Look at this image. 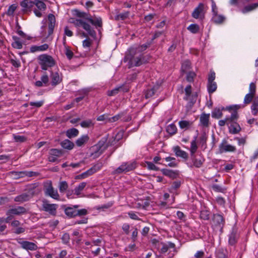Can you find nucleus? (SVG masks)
I'll use <instances>...</instances> for the list:
<instances>
[{
    "label": "nucleus",
    "instance_id": "58",
    "mask_svg": "<svg viewBox=\"0 0 258 258\" xmlns=\"http://www.w3.org/2000/svg\"><path fill=\"white\" fill-rule=\"evenodd\" d=\"M64 53L67 58L70 60L74 56L73 52L70 49L68 46H65Z\"/></svg>",
    "mask_w": 258,
    "mask_h": 258
},
{
    "label": "nucleus",
    "instance_id": "64",
    "mask_svg": "<svg viewBox=\"0 0 258 258\" xmlns=\"http://www.w3.org/2000/svg\"><path fill=\"white\" fill-rule=\"evenodd\" d=\"M256 92V85L255 83L252 82L249 84V93L255 95Z\"/></svg>",
    "mask_w": 258,
    "mask_h": 258
},
{
    "label": "nucleus",
    "instance_id": "34",
    "mask_svg": "<svg viewBox=\"0 0 258 258\" xmlns=\"http://www.w3.org/2000/svg\"><path fill=\"white\" fill-rule=\"evenodd\" d=\"M197 136L194 137V139L191 142L190 152L191 155L192 156L195 153L197 152L198 149V146L197 145Z\"/></svg>",
    "mask_w": 258,
    "mask_h": 258
},
{
    "label": "nucleus",
    "instance_id": "27",
    "mask_svg": "<svg viewBox=\"0 0 258 258\" xmlns=\"http://www.w3.org/2000/svg\"><path fill=\"white\" fill-rule=\"evenodd\" d=\"M65 214L70 218L76 217L77 210L72 207H68L64 209Z\"/></svg>",
    "mask_w": 258,
    "mask_h": 258
},
{
    "label": "nucleus",
    "instance_id": "13",
    "mask_svg": "<svg viewBox=\"0 0 258 258\" xmlns=\"http://www.w3.org/2000/svg\"><path fill=\"white\" fill-rule=\"evenodd\" d=\"M236 150V147L229 144L226 140H223L219 146V150L220 153L224 152H234Z\"/></svg>",
    "mask_w": 258,
    "mask_h": 258
},
{
    "label": "nucleus",
    "instance_id": "28",
    "mask_svg": "<svg viewBox=\"0 0 258 258\" xmlns=\"http://www.w3.org/2000/svg\"><path fill=\"white\" fill-rule=\"evenodd\" d=\"M216 258H227L228 252L224 248H219L215 252Z\"/></svg>",
    "mask_w": 258,
    "mask_h": 258
},
{
    "label": "nucleus",
    "instance_id": "31",
    "mask_svg": "<svg viewBox=\"0 0 258 258\" xmlns=\"http://www.w3.org/2000/svg\"><path fill=\"white\" fill-rule=\"evenodd\" d=\"M60 145L63 148L68 150H72L74 147V143L68 139L62 141L60 143Z\"/></svg>",
    "mask_w": 258,
    "mask_h": 258
},
{
    "label": "nucleus",
    "instance_id": "37",
    "mask_svg": "<svg viewBox=\"0 0 258 258\" xmlns=\"http://www.w3.org/2000/svg\"><path fill=\"white\" fill-rule=\"evenodd\" d=\"M165 160L166 162H169L167 166L170 167H176L177 166L178 163L176 159L174 157H167L165 158Z\"/></svg>",
    "mask_w": 258,
    "mask_h": 258
},
{
    "label": "nucleus",
    "instance_id": "21",
    "mask_svg": "<svg viewBox=\"0 0 258 258\" xmlns=\"http://www.w3.org/2000/svg\"><path fill=\"white\" fill-rule=\"evenodd\" d=\"M32 197L27 193H23L20 195L16 196L14 199V201L20 204L28 201Z\"/></svg>",
    "mask_w": 258,
    "mask_h": 258
},
{
    "label": "nucleus",
    "instance_id": "23",
    "mask_svg": "<svg viewBox=\"0 0 258 258\" xmlns=\"http://www.w3.org/2000/svg\"><path fill=\"white\" fill-rule=\"evenodd\" d=\"M209 118L210 114L202 113L200 118L201 125L204 127H208L210 124Z\"/></svg>",
    "mask_w": 258,
    "mask_h": 258
},
{
    "label": "nucleus",
    "instance_id": "17",
    "mask_svg": "<svg viewBox=\"0 0 258 258\" xmlns=\"http://www.w3.org/2000/svg\"><path fill=\"white\" fill-rule=\"evenodd\" d=\"M213 222L215 226L222 228L224 225V219L222 215L218 214H214Z\"/></svg>",
    "mask_w": 258,
    "mask_h": 258
},
{
    "label": "nucleus",
    "instance_id": "6",
    "mask_svg": "<svg viewBox=\"0 0 258 258\" xmlns=\"http://www.w3.org/2000/svg\"><path fill=\"white\" fill-rule=\"evenodd\" d=\"M238 118V113L235 111L233 112L230 114V120L229 124V131L230 133L232 134H236L238 133L240 130L241 127L239 124L237 122Z\"/></svg>",
    "mask_w": 258,
    "mask_h": 258
},
{
    "label": "nucleus",
    "instance_id": "39",
    "mask_svg": "<svg viewBox=\"0 0 258 258\" xmlns=\"http://www.w3.org/2000/svg\"><path fill=\"white\" fill-rule=\"evenodd\" d=\"M177 127L174 123L168 125L166 127V132L170 135H173L177 133Z\"/></svg>",
    "mask_w": 258,
    "mask_h": 258
},
{
    "label": "nucleus",
    "instance_id": "20",
    "mask_svg": "<svg viewBox=\"0 0 258 258\" xmlns=\"http://www.w3.org/2000/svg\"><path fill=\"white\" fill-rule=\"evenodd\" d=\"M48 35H50L53 33V29L55 25V16L51 14H50L48 16Z\"/></svg>",
    "mask_w": 258,
    "mask_h": 258
},
{
    "label": "nucleus",
    "instance_id": "2",
    "mask_svg": "<svg viewBox=\"0 0 258 258\" xmlns=\"http://www.w3.org/2000/svg\"><path fill=\"white\" fill-rule=\"evenodd\" d=\"M75 16L80 18H83L85 20L88 21L93 25L97 27H102V21L100 17L96 16H91L89 14L84 12L80 11L78 10H75L73 12Z\"/></svg>",
    "mask_w": 258,
    "mask_h": 258
},
{
    "label": "nucleus",
    "instance_id": "26",
    "mask_svg": "<svg viewBox=\"0 0 258 258\" xmlns=\"http://www.w3.org/2000/svg\"><path fill=\"white\" fill-rule=\"evenodd\" d=\"M162 247L160 249V252L164 253L166 252L169 248H175V245L171 242H168L167 243H161Z\"/></svg>",
    "mask_w": 258,
    "mask_h": 258
},
{
    "label": "nucleus",
    "instance_id": "12",
    "mask_svg": "<svg viewBox=\"0 0 258 258\" xmlns=\"http://www.w3.org/2000/svg\"><path fill=\"white\" fill-rule=\"evenodd\" d=\"M50 84L53 87H55L56 86L59 84L62 81V76L61 73H59L58 71L56 72H50Z\"/></svg>",
    "mask_w": 258,
    "mask_h": 258
},
{
    "label": "nucleus",
    "instance_id": "48",
    "mask_svg": "<svg viewBox=\"0 0 258 258\" xmlns=\"http://www.w3.org/2000/svg\"><path fill=\"white\" fill-rule=\"evenodd\" d=\"M230 120V114L226 115L224 119L220 120L218 122V124L220 126H223L225 124L229 125Z\"/></svg>",
    "mask_w": 258,
    "mask_h": 258
},
{
    "label": "nucleus",
    "instance_id": "18",
    "mask_svg": "<svg viewBox=\"0 0 258 258\" xmlns=\"http://www.w3.org/2000/svg\"><path fill=\"white\" fill-rule=\"evenodd\" d=\"M22 8V11L26 13L29 11H31L33 7V1L23 0L20 4Z\"/></svg>",
    "mask_w": 258,
    "mask_h": 258
},
{
    "label": "nucleus",
    "instance_id": "38",
    "mask_svg": "<svg viewBox=\"0 0 258 258\" xmlns=\"http://www.w3.org/2000/svg\"><path fill=\"white\" fill-rule=\"evenodd\" d=\"M79 134V131L75 128L68 130L66 132V135L69 138L76 137Z\"/></svg>",
    "mask_w": 258,
    "mask_h": 258
},
{
    "label": "nucleus",
    "instance_id": "51",
    "mask_svg": "<svg viewBox=\"0 0 258 258\" xmlns=\"http://www.w3.org/2000/svg\"><path fill=\"white\" fill-rule=\"evenodd\" d=\"M129 14L128 12L119 14L115 16V19L116 20H124L128 17Z\"/></svg>",
    "mask_w": 258,
    "mask_h": 258
},
{
    "label": "nucleus",
    "instance_id": "40",
    "mask_svg": "<svg viewBox=\"0 0 258 258\" xmlns=\"http://www.w3.org/2000/svg\"><path fill=\"white\" fill-rule=\"evenodd\" d=\"M187 29L193 34H196L199 31L200 27L197 24H191L187 27Z\"/></svg>",
    "mask_w": 258,
    "mask_h": 258
},
{
    "label": "nucleus",
    "instance_id": "47",
    "mask_svg": "<svg viewBox=\"0 0 258 258\" xmlns=\"http://www.w3.org/2000/svg\"><path fill=\"white\" fill-rule=\"evenodd\" d=\"M241 107V106L240 105H235L233 106H228L225 109V110L228 111L230 114H231L234 111L237 113V110L240 108ZM223 109L224 110V108H223Z\"/></svg>",
    "mask_w": 258,
    "mask_h": 258
},
{
    "label": "nucleus",
    "instance_id": "46",
    "mask_svg": "<svg viewBox=\"0 0 258 258\" xmlns=\"http://www.w3.org/2000/svg\"><path fill=\"white\" fill-rule=\"evenodd\" d=\"M18 8V5L17 4H13L9 6L7 11V15L9 16H12L14 15L15 11Z\"/></svg>",
    "mask_w": 258,
    "mask_h": 258
},
{
    "label": "nucleus",
    "instance_id": "11",
    "mask_svg": "<svg viewBox=\"0 0 258 258\" xmlns=\"http://www.w3.org/2000/svg\"><path fill=\"white\" fill-rule=\"evenodd\" d=\"M36 6L37 9H35L33 12L37 17H41L42 14L41 11H44L46 9V4L42 1L39 0L33 1V7Z\"/></svg>",
    "mask_w": 258,
    "mask_h": 258
},
{
    "label": "nucleus",
    "instance_id": "49",
    "mask_svg": "<svg viewBox=\"0 0 258 258\" xmlns=\"http://www.w3.org/2000/svg\"><path fill=\"white\" fill-rule=\"evenodd\" d=\"M81 126L84 128H88L94 125V123L91 119H87L82 121L80 123Z\"/></svg>",
    "mask_w": 258,
    "mask_h": 258
},
{
    "label": "nucleus",
    "instance_id": "3",
    "mask_svg": "<svg viewBox=\"0 0 258 258\" xmlns=\"http://www.w3.org/2000/svg\"><path fill=\"white\" fill-rule=\"evenodd\" d=\"M137 167V163L135 161L124 162L112 172V175H119L122 173H125L132 171Z\"/></svg>",
    "mask_w": 258,
    "mask_h": 258
},
{
    "label": "nucleus",
    "instance_id": "43",
    "mask_svg": "<svg viewBox=\"0 0 258 258\" xmlns=\"http://www.w3.org/2000/svg\"><path fill=\"white\" fill-rule=\"evenodd\" d=\"M178 124L181 129H187L192 125V122L187 120H180Z\"/></svg>",
    "mask_w": 258,
    "mask_h": 258
},
{
    "label": "nucleus",
    "instance_id": "10",
    "mask_svg": "<svg viewBox=\"0 0 258 258\" xmlns=\"http://www.w3.org/2000/svg\"><path fill=\"white\" fill-rule=\"evenodd\" d=\"M17 242L21 245V247L27 251L31 250L34 251L38 249V246L36 243L28 241L23 240L22 238H18L17 239Z\"/></svg>",
    "mask_w": 258,
    "mask_h": 258
},
{
    "label": "nucleus",
    "instance_id": "33",
    "mask_svg": "<svg viewBox=\"0 0 258 258\" xmlns=\"http://www.w3.org/2000/svg\"><path fill=\"white\" fill-rule=\"evenodd\" d=\"M258 8V3H253L249 5L246 6L244 7L242 10V12L243 14L246 13L250 11H253Z\"/></svg>",
    "mask_w": 258,
    "mask_h": 258
},
{
    "label": "nucleus",
    "instance_id": "35",
    "mask_svg": "<svg viewBox=\"0 0 258 258\" xmlns=\"http://www.w3.org/2000/svg\"><path fill=\"white\" fill-rule=\"evenodd\" d=\"M225 19V18L221 15H218V13L213 15L212 20L213 22L216 24H221Z\"/></svg>",
    "mask_w": 258,
    "mask_h": 258
},
{
    "label": "nucleus",
    "instance_id": "41",
    "mask_svg": "<svg viewBox=\"0 0 258 258\" xmlns=\"http://www.w3.org/2000/svg\"><path fill=\"white\" fill-rule=\"evenodd\" d=\"M217 88L216 82H208L207 89L209 94L214 92Z\"/></svg>",
    "mask_w": 258,
    "mask_h": 258
},
{
    "label": "nucleus",
    "instance_id": "63",
    "mask_svg": "<svg viewBox=\"0 0 258 258\" xmlns=\"http://www.w3.org/2000/svg\"><path fill=\"white\" fill-rule=\"evenodd\" d=\"M14 139L17 142H24L26 141V138L23 136L14 135Z\"/></svg>",
    "mask_w": 258,
    "mask_h": 258
},
{
    "label": "nucleus",
    "instance_id": "45",
    "mask_svg": "<svg viewBox=\"0 0 258 258\" xmlns=\"http://www.w3.org/2000/svg\"><path fill=\"white\" fill-rule=\"evenodd\" d=\"M222 116V112L220 108H216L212 112V117L214 118L219 119Z\"/></svg>",
    "mask_w": 258,
    "mask_h": 258
},
{
    "label": "nucleus",
    "instance_id": "32",
    "mask_svg": "<svg viewBox=\"0 0 258 258\" xmlns=\"http://www.w3.org/2000/svg\"><path fill=\"white\" fill-rule=\"evenodd\" d=\"M87 185L86 182H82L77 186L74 189V194L77 196L81 195L82 191L84 190Z\"/></svg>",
    "mask_w": 258,
    "mask_h": 258
},
{
    "label": "nucleus",
    "instance_id": "42",
    "mask_svg": "<svg viewBox=\"0 0 258 258\" xmlns=\"http://www.w3.org/2000/svg\"><path fill=\"white\" fill-rule=\"evenodd\" d=\"M92 174H93V173L92 172L91 169L90 168L86 171L82 173L81 174L77 175L76 177V179H84L87 178L88 177L91 176Z\"/></svg>",
    "mask_w": 258,
    "mask_h": 258
},
{
    "label": "nucleus",
    "instance_id": "30",
    "mask_svg": "<svg viewBox=\"0 0 258 258\" xmlns=\"http://www.w3.org/2000/svg\"><path fill=\"white\" fill-rule=\"evenodd\" d=\"M12 38L14 40V42L12 44V46L16 49H21L23 47V44L20 38L16 36H13Z\"/></svg>",
    "mask_w": 258,
    "mask_h": 258
},
{
    "label": "nucleus",
    "instance_id": "1",
    "mask_svg": "<svg viewBox=\"0 0 258 258\" xmlns=\"http://www.w3.org/2000/svg\"><path fill=\"white\" fill-rule=\"evenodd\" d=\"M149 46V44L134 45L127 50L124 57V61L127 62L129 68L139 67L149 61L150 57L142 54V52Z\"/></svg>",
    "mask_w": 258,
    "mask_h": 258
},
{
    "label": "nucleus",
    "instance_id": "19",
    "mask_svg": "<svg viewBox=\"0 0 258 258\" xmlns=\"http://www.w3.org/2000/svg\"><path fill=\"white\" fill-rule=\"evenodd\" d=\"M228 237L229 244L230 245H234L237 242L239 236L237 231L235 229L233 228Z\"/></svg>",
    "mask_w": 258,
    "mask_h": 258
},
{
    "label": "nucleus",
    "instance_id": "25",
    "mask_svg": "<svg viewBox=\"0 0 258 258\" xmlns=\"http://www.w3.org/2000/svg\"><path fill=\"white\" fill-rule=\"evenodd\" d=\"M174 152L176 156L180 157L183 159H187L188 155L186 152L181 150L179 146H176L173 148Z\"/></svg>",
    "mask_w": 258,
    "mask_h": 258
},
{
    "label": "nucleus",
    "instance_id": "54",
    "mask_svg": "<svg viewBox=\"0 0 258 258\" xmlns=\"http://www.w3.org/2000/svg\"><path fill=\"white\" fill-rule=\"evenodd\" d=\"M198 97L197 92H193L190 94V96L187 99H185L186 101H189L190 103L192 105L194 104L197 101Z\"/></svg>",
    "mask_w": 258,
    "mask_h": 258
},
{
    "label": "nucleus",
    "instance_id": "29",
    "mask_svg": "<svg viewBox=\"0 0 258 258\" xmlns=\"http://www.w3.org/2000/svg\"><path fill=\"white\" fill-rule=\"evenodd\" d=\"M89 139V137L87 135H83L76 140V144L77 146L81 147L87 143Z\"/></svg>",
    "mask_w": 258,
    "mask_h": 258
},
{
    "label": "nucleus",
    "instance_id": "52",
    "mask_svg": "<svg viewBox=\"0 0 258 258\" xmlns=\"http://www.w3.org/2000/svg\"><path fill=\"white\" fill-rule=\"evenodd\" d=\"M58 188L60 192H64L68 188V183L65 181H60L59 183Z\"/></svg>",
    "mask_w": 258,
    "mask_h": 258
},
{
    "label": "nucleus",
    "instance_id": "57",
    "mask_svg": "<svg viewBox=\"0 0 258 258\" xmlns=\"http://www.w3.org/2000/svg\"><path fill=\"white\" fill-rule=\"evenodd\" d=\"M184 91L185 95L184 97V99H187L190 96V94L192 93L191 86L190 85L187 86L184 89Z\"/></svg>",
    "mask_w": 258,
    "mask_h": 258
},
{
    "label": "nucleus",
    "instance_id": "61",
    "mask_svg": "<svg viewBox=\"0 0 258 258\" xmlns=\"http://www.w3.org/2000/svg\"><path fill=\"white\" fill-rule=\"evenodd\" d=\"M128 215L132 219L135 220H140V219L139 218L138 213L134 212L133 211H130L128 212L127 213Z\"/></svg>",
    "mask_w": 258,
    "mask_h": 258
},
{
    "label": "nucleus",
    "instance_id": "55",
    "mask_svg": "<svg viewBox=\"0 0 258 258\" xmlns=\"http://www.w3.org/2000/svg\"><path fill=\"white\" fill-rule=\"evenodd\" d=\"M190 69V62L188 60H185L182 64L181 70L185 72Z\"/></svg>",
    "mask_w": 258,
    "mask_h": 258
},
{
    "label": "nucleus",
    "instance_id": "14",
    "mask_svg": "<svg viewBox=\"0 0 258 258\" xmlns=\"http://www.w3.org/2000/svg\"><path fill=\"white\" fill-rule=\"evenodd\" d=\"M27 212L26 209L22 206L13 207L8 210L6 212L7 216L17 215L20 216L26 214Z\"/></svg>",
    "mask_w": 258,
    "mask_h": 258
},
{
    "label": "nucleus",
    "instance_id": "36",
    "mask_svg": "<svg viewBox=\"0 0 258 258\" xmlns=\"http://www.w3.org/2000/svg\"><path fill=\"white\" fill-rule=\"evenodd\" d=\"M251 109L252 114L254 115H256L258 111V96L254 98L251 106Z\"/></svg>",
    "mask_w": 258,
    "mask_h": 258
},
{
    "label": "nucleus",
    "instance_id": "22",
    "mask_svg": "<svg viewBox=\"0 0 258 258\" xmlns=\"http://www.w3.org/2000/svg\"><path fill=\"white\" fill-rule=\"evenodd\" d=\"M48 48L49 45L46 43L40 46L32 45L30 48V51L32 53L38 51H44L47 50Z\"/></svg>",
    "mask_w": 258,
    "mask_h": 258
},
{
    "label": "nucleus",
    "instance_id": "8",
    "mask_svg": "<svg viewBox=\"0 0 258 258\" xmlns=\"http://www.w3.org/2000/svg\"><path fill=\"white\" fill-rule=\"evenodd\" d=\"M58 207L57 204H49L47 200H44L42 201V210L48 213L52 216H55L56 215V210Z\"/></svg>",
    "mask_w": 258,
    "mask_h": 258
},
{
    "label": "nucleus",
    "instance_id": "16",
    "mask_svg": "<svg viewBox=\"0 0 258 258\" xmlns=\"http://www.w3.org/2000/svg\"><path fill=\"white\" fill-rule=\"evenodd\" d=\"M49 78L46 73H44L41 76L40 80L35 83V85L38 87L47 86L49 84Z\"/></svg>",
    "mask_w": 258,
    "mask_h": 258
},
{
    "label": "nucleus",
    "instance_id": "60",
    "mask_svg": "<svg viewBox=\"0 0 258 258\" xmlns=\"http://www.w3.org/2000/svg\"><path fill=\"white\" fill-rule=\"evenodd\" d=\"M208 137L205 133H203L200 138V143L204 146L206 145Z\"/></svg>",
    "mask_w": 258,
    "mask_h": 258
},
{
    "label": "nucleus",
    "instance_id": "56",
    "mask_svg": "<svg viewBox=\"0 0 258 258\" xmlns=\"http://www.w3.org/2000/svg\"><path fill=\"white\" fill-rule=\"evenodd\" d=\"M196 74L194 72H189L187 73L186 76V79L187 82L191 83L194 81Z\"/></svg>",
    "mask_w": 258,
    "mask_h": 258
},
{
    "label": "nucleus",
    "instance_id": "53",
    "mask_svg": "<svg viewBox=\"0 0 258 258\" xmlns=\"http://www.w3.org/2000/svg\"><path fill=\"white\" fill-rule=\"evenodd\" d=\"M254 96V95L249 93L246 94L244 98V103L245 104H249L251 102L252 100L253 99Z\"/></svg>",
    "mask_w": 258,
    "mask_h": 258
},
{
    "label": "nucleus",
    "instance_id": "24",
    "mask_svg": "<svg viewBox=\"0 0 258 258\" xmlns=\"http://www.w3.org/2000/svg\"><path fill=\"white\" fill-rule=\"evenodd\" d=\"M161 171L163 175L172 179L176 178L178 174L177 171H173L168 169H162Z\"/></svg>",
    "mask_w": 258,
    "mask_h": 258
},
{
    "label": "nucleus",
    "instance_id": "62",
    "mask_svg": "<svg viewBox=\"0 0 258 258\" xmlns=\"http://www.w3.org/2000/svg\"><path fill=\"white\" fill-rule=\"evenodd\" d=\"M155 94V89L154 88H151L148 89L145 92V97L146 98H149L153 96Z\"/></svg>",
    "mask_w": 258,
    "mask_h": 258
},
{
    "label": "nucleus",
    "instance_id": "4",
    "mask_svg": "<svg viewBox=\"0 0 258 258\" xmlns=\"http://www.w3.org/2000/svg\"><path fill=\"white\" fill-rule=\"evenodd\" d=\"M38 60L41 69L43 70H48L55 64L54 58L51 55L47 54L40 55L38 57Z\"/></svg>",
    "mask_w": 258,
    "mask_h": 258
},
{
    "label": "nucleus",
    "instance_id": "59",
    "mask_svg": "<svg viewBox=\"0 0 258 258\" xmlns=\"http://www.w3.org/2000/svg\"><path fill=\"white\" fill-rule=\"evenodd\" d=\"M147 168L150 170H153L155 171H158L159 168L157 167L153 163L149 161L146 162Z\"/></svg>",
    "mask_w": 258,
    "mask_h": 258
},
{
    "label": "nucleus",
    "instance_id": "7",
    "mask_svg": "<svg viewBox=\"0 0 258 258\" xmlns=\"http://www.w3.org/2000/svg\"><path fill=\"white\" fill-rule=\"evenodd\" d=\"M206 12V9L205 5L203 3H200L194 9L191 16L195 19L203 20L205 18Z\"/></svg>",
    "mask_w": 258,
    "mask_h": 258
},
{
    "label": "nucleus",
    "instance_id": "44",
    "mask_svg": "<svg viewBox=\"0 0 258 258\" xmlns=\"http://www.w3.org/2000/svg\"><path fill=\"white\" fill-rule=\"evenodd\" d=\"M204 161L205 159L202 157H201L200 158H193L192 159L194 165L197 168L201 167L202 166Z\"/></svg>",
    "mask_w": 258,
    "mask_h": 258
},
{
    "label": "nucleus",
    "instance_id": "5",
    "mask_svg": "<svg viewBox=\"0 0 258 258\" xmlns=\"http://www.w3.org/2000/svg\"><path fill=\"white\" fill-rule=\"evenodd\" d=\"M71 23L74 24L76 27H82L91 37L94 39L96 38V33L95 31L91 27L90 25L87 23L84 20L81 19H72Z\"/></svg>",
    "mask_w": 258,
    "mask_h": 258
},
{
    "label": "nucleus",
    "instance_id": "50",
    "mask_svg": "<svg viewBox=\"0 0 258 258\" xmlns=\"http://www.w3.org/2000/svg\"><path fill=\"white\" fill-rule=\"evenodd\" d=\"M103 166V164L101 162H98L93 166L90 168V169H91L92 172L94 174L97 172L98 171L100 170L102 168Z\"/></svg>",
    "mask_w": 258,
    "mask_h": 258
},
{
    "label": "nucleus",
    "instance_id": "15",
    "mask_svg": "<svg viewBox=\"0 0 258 258\" xmlns=\"http://www.w3.org/2000/svg\"><path fill=\"white\" fill-rule=\"evenodd\" d=\"M63 154V151L61 150L57 149H51L49 152L48 160L50 162H56L57 158L60 157Z\"/></svg>",
    "mask_w": 258,
    "mask_h": 258
},
{
    "label": "nucleus",
    "instance_id": "9",
    "mask_svg": "<svg viewBox=\"0 0 258 258\" xmlns=\"http://www.w3.org/2000/svg\"><path fill=\"white\" fill-rule=\"evenodd\" d=\"M44 191L46 195L50 197L53 199H59V196L57 190L54 189L51 181H48L45 183L44 185Z\"/></svg>",
    "mask_w": 258,
    "mask_h": 258
}]
</instances>
